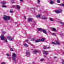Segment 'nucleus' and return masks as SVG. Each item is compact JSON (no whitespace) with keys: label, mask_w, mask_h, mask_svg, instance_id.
I'll return each instance as SVG.
<instances>
[{"label":"nucleus","mask_w":64,"mask_h":64,"mask_svg":"<svg viewBox=\"0 0 64 64\" xmlns=\"http://www.w3.org/2000/svg\"><path fill=\"white\" fill-rule=\"evenodd\" d=\"M26 42H28V40H26Z\"/></svg>","instance_id":"nucleus-42"},{"label":"nucleus","mask_w":64,"mask_h":64,"mask_svg":"<svg viewBox=\"0 0 64 64\" xmlns=\"http://www.w3.org/2000/svg\"><path fill=\"white\" fill-rule=\"evenodd\" d=\"M52 44H54H54L56 45V43H55L54 42H52Z\"/></svg>","instance_id":"nucleus-31"},{"label":"nucleus","mask_w":64,"mask_h":64,"mask_svg":"<svg viewBox=\"0 0 64 64\" xmlns=\"http://www.w3.org/2000/svg\"><path fill=\"white\" fill-rule=\"evenodd\" d=\"M24 18L25 19H26V16H24Z\"/></svg>","instance_id":"nucleus-40"},{"label":"nucleus","mask_w":64,"mask_h":64,"mask_svg":"<svg viewBox=\"0 0 64 64\" xmlns=\"http://www.w3.org/2000/svg\"><path fill=\"white\" fill-rule=\"evenodd\" d=\"M11 58H12L11 57V56L8 57V59L9 60H11Z\"/></svg>","instance_id":"nucleus-27"},{"label":"nucleus","mask_w":64,"mask_h":64,"mask_svg":"<svg viewBox=\"0 0 64 64\" xmlns=\"http://www.w3.org/2000/svg\"><path fill=\"white\" fill-rule=\"evenodd\" d=\"M44 57H45V58H46V56H44Z\"/></svg>","instance_id":"nucleus-46"},{"label":"nucleus","mask_w":64,"mask_h":64,"mask_svg":"<svg viewBox=\"0 0 64 64\" xmlns=\"http://www.w3.org/2000/svg\"><path fill=\"white\" fill-rule=\"evenodd\" d=\"M60 6H64V4H60Z\"/></svg>","instance_id":"nucleus-24"},{"label":"nucleus","mask_w":64,"mask_h":64,"mask_svg":"<svg viewBox=\"0 0 64 64\" xmlns=\"http://www.w3.org/2000/svg\"><path fill=\"white\" fill-rule=\"evenodd\" d=\"M6 6L5 5H4V4L3 6H2V7L3 8H5V7H6Z\"/></svg>","instance_id":"nucleus-30"},{"label":"nucleus","mask_w":64,"mask_h":64,"mask_svg":"<svg viewBox=\"0 0 64 64\" xmlns=\"http://www.w3.org/2000/svg\"><path fill=\"white\" fill-rule=\"evenodd\" d=\"M3 18L4 20H6V22H8V20H7V19L8 20H10V16H4Z\"/></svg>","instance_id":"nucleus-1"},{"label":"nucleus","mask_w":64,"mask_h":64,"mask_svg":"<svg viewBox=\"0 0 64 64\" xmlns=\"http://www.w3.org/2000/svg\"><path fill=\"white\" fill-rule=\"evenodd\" d=\"M63 36V35L62 34V35H60V36Z\"/></svg>","instance_id":"nucleus-47"},{"label":"nucleus","mask_w":64,"mask_h":64,"mask_svg":"<svg viewBox=\"0 0 64 64\" xmlns=\"http://www.w3.org/2000/svg\"><path fill=\"white\" fill-rule=\"evenodd\" d=\"M38 3H40V0H38Z\"/></svg>","instance_id":"nucleus-39"},{"label":"nucleus","mask_w":64,"mask_h":64,"mask_svg":"<svg viewBox=\"0 0 64 64\" xmlns=\"http://www.w3.org/2000/svg\"><path fill=\"white\" fill-rule=\"evenodd\" d=\"M43 60H44V59H43V58H42L40 59V61L41 62H42V61H43Z\"/></svg>","instance_id":"nucleus-32"},{"label":"nucleus","mask_w":64,"mask_h":64,"mask_svg":"<svg viewBox=\"0 0 64 64\" xmlns=\"http://www.w3.org/2000/svg\"><path fill=\"white\" fill-rule=\"evenodd\" d=\"M32 41H34V39H33V40H32Z\"/></svg>","instance_id":"nucleus-45"},{"label":"nucleus","mask_w":64,"mask_h":64,"mask_svg":"<svg viewBox=\"0 0 64 64\" xmlns=\"http://www.w3.org/2000/svg\"><path fill=\"white\" fill-rule=\"evenodd\" d=\"M50 21H54V19H52L51 18H50Z\"/></svg>","instance_id":"nucleus-20"},{"label":"nucleus","mask_w":64,"mask_h":64,"mask_svg":"<svg viewBox=\"0 0 64 64\" xmlns=\"http://www.w3.org/2000/svg\"><path fill=\"white\" fill-rule=\"evenodd\" d=\"M51 34L52 35H53L54 36V35H56V34L55 33H52Z\"/></svg>","instance_id":"nucleus-22"},{"label":"nucleus","mask_w":64,"mask_h":64,"mask_svg":"<svg viewBox=\"0 0 64 64\" xmlns=\"http://www.w3.org/2000/svg\"><path fill=\"white\" fill-rule=\"evenodd\" d=\"M55 1H53V0H50V4H54V3H55Z\"/></svg>","instance_id":"nucleus-10"},{"label":"nucleus","mask_w":64,"mask_h":64,"mask_svg":"<svg viewBox=\"0 0 64 64\" xmlns=\"http://www.w3.org/2000/svg\"><path fill=\"white\" fill-rule=\"evenodd\" d=\"M28 21H30L31 22H32V18H28Z\"/></svg>","instance_id":"nucleus-16"},{"label":"nucleus","mask_w":64,"mask_h":64,"mask_svg":"<svg viewBox=\"0 0 64 64\" xmlns=\"http://www.w3.org/2000/svg\"><path fill=\"white\" fill-rule=\"evenodd\" d=\"M12 6L14 8H15V6L13 5Z\"/></svg>","instance_id":"nucleus-38"},{"label":"nucleus","mask_w":64,"mask_h":64,"mask_svg":"<svg viewBox=\"0 0 64 64\" xmlns=\"http://www.w3.org/2000/svg\"><path fill=\"white\" fill-rule=\"evenodd\" d=\"M54 58H55V59L56 58V57H55Z\"/></svg>","instance_id":"nucleus-48"},{"label":"nucleus","mask_w":64,"mask_h":64,"mask_svg":"<svg viewBox=\"0 0 64 64\" xmlns=\"http://www.w3.org/2000/svg\"><path fill=\"white\" fill-rule=\"evenodd\" d=\"M10 51H14V50L13 49L11 48H10Z\"/></svg>","instance_id":"nucleus-28"},{"label":"nucleus","mask_w":64,"mask_h":64,"mask_svg":"<svg viewBox=\"0 0 64 64\" xmlns=\"http://www.w3.org/2000/svg\"><path fill=\"white\" fill-rule=\"evenodd\" d=\"M56 43H57V44H58V45H59V44H60V43L59 42L58 40H57L56 41Z\"/></svg>","instance_id":"nucleus-25"},{"label":"nucleus","mask_w":64,"mask_h":64,"mask_svg":"<svg viewBox=\"0 0 64 64\" xmlns=\"http://www.w3.org/2000/svg\"><path fill=\"white\" fill-rule=\"evenodd\" d=\"M56 13H57V14H59L60 13L62 12V11L61 10H56L55 11Z\"/></svg>","instance_id":"nucleus-5"},{"label":"nucleus","mask_w":64,"mask_h":64,"mask_svg":"<svg viewBox=\"0 0 64 64\" xmlns=\"http://www.w3.org/2000/svg\"><path fill=\"white\" fill-rule=\"evenodd\" d=\"M4 41H5V42H7V40L6 39H4Z\"/></svg>","instance_id":"nucleus-34"},{"label":"nucleus","mask_w":64,"mask_h":64,"mask_svg":"<svg viewBox=\"0 0 64 64\" xmlns=\"http://www.w3.org/2000/svg\"><path fill=\"white\" fill-rule=\"evenodd\" d=\"M20 2H22L23 1V0H20Z\"/></svg>","instance_id":"nucleus-43"},{"label":"nucleus","mask_w":64,"mask_h":64,"mask_svg":"<svg viewBox=\"0 0 64 64\" xmlns=\"http://www.w3.org/2000/svg\"><path fill=\"white\" fill-rule=\"evenodd\" d=\"M63 54H64V52H63Z\"/></svg>","instance_id":"nucleus-50"},{"label":"nucleus","mask_w":64,"mask_h":64,"mask_svg":"<svg viewBox=\"0 0 64 64\" xmlns=\"http://www.w3.org/2000/svg\"><path fill=\"white\" fill-rule=\"evenodd\" d=\"M47 49H49V48H50V47H48L47 48Z\"/></svg>","instance_id":"nucleus-44"},{"label":"nucleus","mask_w":64,"mask_h":64,"mask_svg":"<svg viewBox=\"0 0 64 64\" xmlns=\"http://www.w3.org/2000/svg\"><path fill=\"white\" fill-rule=\"evenodd\" d=\"M42 19L44 20H46L47 19V18L45 17V16H42Z\"/></svg>","instance_id":"nucleus-8"},{"label":"nucleus","mask_w":64,"mask_h":64,"mask_svg":"<svg viewBox=\"0 0 64 64\" xmlns=\"http://www.w3.org/2000/svg\"><path fill=\"white\" fill-rule=\"evenodd\" d=\"M60 24H63V27H64V24L63 23V22H60Z\"/></svg>","instance_id":"nucleus-21"},{"label":"nucleus","mask_w":64,"mask_h":64,"mask_svg":"<svg viewBox=\"0 0 64 64\" xmlns=\"http://www.w3.org/2000/svg\"><path fill=\"white\" fill-rule=\"evenodd\" d=\"M26 56L27 57H29V56L30 55V51H29V50H27L26 51Z\"/></svg>","instance_id":"nucleus-3"},{"label":"nucleus","mask_w":64,"mask_h":64,"mask_svg":"<svg viewBox=\"0 0 64 64\" xmlns=\"http://www.w3.org/2000/svg\"><path fill=\"white\" fill-rule=\"evenodd\" d=\"M6 55L8 57H11V54H6Z\"/></svg>","instance_id":"nucleus-14"},{"label":"nucleus","mask_w":64,"mask_h":64,"mask_svg":"<svg viewBox=\"0 0 64 64\" xmlns=\"http://www.w3.org/2000/svg\"><path fill=\"white\" fill-rule=\"evenodd\" d=\"M34 22V23H36V22Z\"/></svg>","instance_id":"nucleus-49"},{"label":"nucleus","mask_w":64,"mask_h":64,"mask_svg":"<svg viewBox=\"0 0 64 64\" xmlns=\"http://www.w3.org/2000/svg\"><path fill=\"white\" fill-rule=\"evenodd\" d=\"M62 64H64V61L62 62Z\"/></svg>","instance_id":"nucleus-41"},{"label":"nucleus","mask_w":64,"mask_h":64,"mask_svg":"<svg viewBox=\"0 0 64 64\" xmlns=\"http://www.w3.org/2000/svg\"><path fill=\"white\" fill-rule=\"evenodd\" d=\"M24 46L26 47H28V46L27 44H26L25 43L24 44Z\"/></svg>","instance_id":"nucleus-13"},{"label":"nucleus","mask_w":64,"mask_h":64,"mask_svg":"<svg viewBox=\"0 0 64 64\" xmlns=\"http://www.w3.org/2000/svg\"><path fill=\"white\" fill-rule=\"evenodd\" d=\"M0 38L2 40H3L5 39V37H4V36L2 35L0 36Z\"/></svg>","instance_id":"nucleus-7"},{"label":"nucleus","mask_w":64,"mask_h":64,"mask_svg":"<svg viewBox=\"0 0 64 64\" xmlns=\"http://www.w3.org/2000/svg\"><path fill=\"white\" fill-rule=\"evenodd\" d=\"M38 52L37 50H35L33 52V54H36L37 53H38Z\"/></svg>","instance_id":"nucleus-12"},{"label":"nucleus","mask_w":64,"mask_h":64,"mask_svg":"<svg viewBox=\"0 0 64 64\" xmlns=\"http://www.w3.org/2000/svg\"><path fill=\"white\" fill-rule=\"evenodd\" d=\"M44 49H46V46H44Z\"/></svg>","instance_id":"nucleus-36"},{"label":"nucleus","mask_w":64,"mask_h":64,"mask_svg":"<svg viewBox=\"0 0 64 64\" xmlns=\"http://www.w3.org/2000/svg\"><path fill=\"white\" fill-rule=\"evenodd\" d=\"M44 53L45 54H46V55H47V54H48V52L44 51Z\"/></svg>","instance_id":"nucleus-19"},{"label":"nucleus","mask_w":64,"mask_h":64,"mask_svg":"<svg viewBox=\"0 0 64 64\" xmlns=\"http://www.w3.org/2000/svg\"><path fill=\"white\" fill-rule=\"evenodd\" d=\"M8 38L10 41H13L14 40V39L13 38L10 36H8Z\"/></svg>","instance_id":"nucleus-6"},{"label":"nucleus","mask_w":64,"mask_h":64,"mask_svg":"<svg viewBox=\"0 0 64 64\" xmlns=\"http://www.w3.org/2000/svg\"><path fill=\"white\" fill-rule=\"evenodd\" d=\"M30 44V46H32V47H34V46L33 44Z\"/></svg>","instance_id":"nucleus-33"},{"label":"nucleus","mask_w":64,"mask_h":64,"mask_svg":"<svg viewBox=\"0 0 64 64\" xmlns=\"http://www.w3.org/2000/svg\"><path fill=\"white\" fill-rule=\"evenodd\" d=\"M52 30L54 31H56V29L55 28H52Z\"/></svg>","instance_id":"nucleus-23"},{"label":"nucleus","mask_w":64,"mask_h":64,"mask_svg":"<svg viewBox=\"0 0 64 64\" xmlns=\"http://www.w3.org/2000/svg\"><path fill=\"white\" fill-rule=\"evenodd\" d=\"M16 8L18 10H20V6L18 5H16Z\"/></svg>","instance_id":"nucleus-11"},{"label":"nucleus","mask_w":64,"mask_h":64,"mask_svg":"<svg viewBox=\"0 0 64 64\" xmlns=\"http://www.w3.org/2000/svg\"><path fill=\"white\" fill-rule=\"evenodd\" d=\"M42 30H43V29H41V28H38V31H42Z\"/></svg>","instance_id":"nucleus-18"},{"label":"nucleus","mask_w":64,"mask_h":64,"mask_svg":"<svg viewBox=\"0 0 64 64\" xmlns=\"http://www.w3.org/2000/svg\"><path fill=\"white\" fill-rule=\"evenodd\" d=\"M17 55L15 53H13L12 54V59L14 61H15L16 60V57Z\"/></svg>","instance_id":"nucleus-2"},{"label":"nucleus","mask_w":64,"mask_h":64,"mask_svg":"<svg viewBox=\"0 0 64 64\" xmlns=\"http://www.w3.org/2000/svg\"><path fill=\"white\" fill-rule=\"evenodd\" d=\"M41 16L40 15H38L37 16H36V17L38 18H40L41 17Z\"/></svg>","instance_id":"nucleus-17"},{"label":"nucleus","mask_w":64,"mask_h":64,"mask_svg":"<svg viewBox=\"0 0 64 64\" xmlns=\"http://www.w3.org/2000/svg\"><path fill=\"white\" fill-rule=\"evenodd\" d=\"M11 2H12V3H14V1L13 0H11Z\"/></svg>","instance_id":"nucleus-37"},{"label":"nucleus","mask_w":64,"mask_h":64,"mask_svg":"<svg viewBox=\"0 0 64 64\" xmlns=\"http://www.w3.org/2000/svg\"><path fill=\"white\" fill-rule=\"evenodd\" d=\"M56 2H57V3H60V1L59 0H58L56 1Z\"/></svg>","instance_id":"nucleus-26"},{"label":"nucleus","mask_w":64,"mask_h":64,"mask_svg":"<svg viewBox=\"0 0 64 64\" xmlns=\"http://www.w3.org/2000/svg\"><path fill=\"white\" fill-rule=\"evenodd\" d=\"M2 3L3 4V5H5V4L6 3V2L5 1H3L2 2Z\"/></svg>","instance_id":"nucleus-15"},{"label":"nucleus","mask_w":64,"mask_h":64,"mask_svg":"<svg viewBox=\"0 0 64 64\" xmlns=\"http://www.w3.org/2000/svg\"><path fill=\"white\" fill-rule=\"evenodd\" d=\"M2 34L3 35H4V34H5V33H6V32H2Z\"/></svg>","instance_id":"nucleus-35"},{"label":"nucleus","mask_w":64,"mask_h":64,"mask_svg":"<svg viewBox=\"0 0 64 64\" xmlns=\"http://www.w3.org/2000/svg\"><path fill=\"white\" fill-rule=\"evenodd\" d=\"M13 10H11L10 11V12L11 13H13Z\"/></svg>","instance_id":"nucleus-29"},{"label":"nucleus","mask_w":64,"mask_h":64,"mask_svg":"<svg viewBox=\"0 0 64 64\" xmlns=\"http://www.w3.org/2000/svg\"><path fill=\"white\" fill-rule=\"evenodd\" d=\"M42 32L44 33L46 35H47V33L46 32V31L44 29H42Z\"/></svg>","instance_id":"nucleus-9"},{"label":"nucleus","mask_w":64,"mask_h":64,"mask_svg":"<svg viewBox=\"0 0 64 64\" xmlns=\"http://www.w3.org/2000/svg\"><path fill=\"white\" fill-rule=\"evenodd\" d=\"M45 40L44 38H42L41 40H36L35 41V42L36 43H37L38 42H40L41 41H44Z\"/></svg>","instance_id":"nucleus-4"}]
</instances>
